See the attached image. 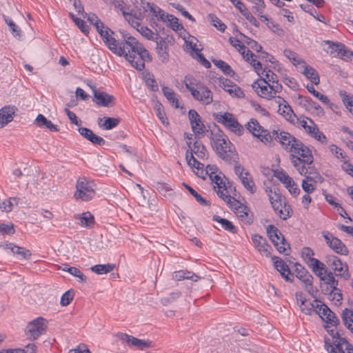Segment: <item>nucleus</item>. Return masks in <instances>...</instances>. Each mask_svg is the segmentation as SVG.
<instances>
[{
    "label": "nucleus",
    "mask_w": 353,
    "mask_h": 353,
    "mask_svg": "<svg viewBox=\"0 0 353 353\" xmlns=\"http://www.w3.org/2000/svg\"><path fill=\"white\" fill-rule=\"evenodd\" d=\"M104 120L103 124L99 123L100 126H103L105 130H111L115 127H117L120 121L119 118H112V117H103V119H100V121Z\"/></svg>",
    "instance_id": "nucleus-51"
},
{
    "label": "nucleus",
    "mask_w": 353,
    "mask_h": 353,
    "mask_svg": "<svg viewBox=\"0 0 353 353\" xmlns=\"http://www.w3.org/2000/svg\"><path fill=\"white\" fill-rule=\"evenodd\" d=\"M213 63L219 68H220L224 74L232 76L234 74L231 67L225 61L222 60H212Z\"/></svg>",
    "instance_id": "nucleus-54"
},
{
    "label": "nucleus",
    "mask_w": 353,
    "mask_h": 353,
    "mask_svg": "<svg viewBox=\"0 0 353 353\" xmlns=\"http://www.w3.org/2000/svg\"><path fill=\"white\" fill-rule=\"evenodd\" d=\"M93 101L98 105L103 107H112L115 104V98L107 92L93 89Z\"/></svg>",
    "instance_id": "nucleus-22"
},
{
    "label": "nucleus",
    "mask_w": 353,
    "mask_h": 353,
    "mask_svg": "<svg viewBox=\"0 0 353 353\" xmlns=\"http://www.w3.org/2000/svg\"><path fill=\"white\" fill-rule=\"evenodd\" d=\"M4 249L10 250L14 254L19 255L22 259H29L32 255L31 252L12 243H5L1 245Z\"/></svg>",
    "instance_id": "nucleus-31"
},
{
    "label": "nucleus",
    "mask_w": 353,
    "mask_h": 353,
    "mask_svg": "<svg viewBox=\"0 0 353 353\" xmlns=\"http://www.w3.org/2000/svg\"><path fill=\"white\" fill-rule=\"evenodd\" d=\"M35 123L37 125L39 128L45 127L48 128L51 132H58L59 131V128L58 125L52 123L50 120H48L43 114H39L36 119Z\"/></svg>",
    "instance_id": "nucleus-37"
},
{
    "label": "nucleus",
    "mask_w": 353,
    "mask_h": 353,
    "mask_svg": "<svg viewBox=\"0 0 353 353\" xmlns=\"http://www.w3.org/2000/svg\"><path fill=\"white\" fill-rule=\"evenodd\" d=\"M74 219L79 221V224L85 228H92L94 224V217L90 212L74 215Z\"/></svg>",
    "instance_id": "nucleus-35"
},
{
    "label": "nucleus",
    "mask_w": 353,
    "mask_h": 353,
    "mask_svg": "<svg viewBox=\"0 0 353 353\" xmlns=\"http://www.w3.org/2000/svg\"><path fill=\"white\" fill-rule=\"evenodd\" d=\"M266 232L277 250L280 253H284L286 250V247H289V244L286 242L279 230L273 225H269L266 228Z\"/></svg>",
    "instance_id": "nucleus-15"
},
{
    "label": "nucleus",
    "mask_w": 353,
    "mask_h": 353,
    "mask_svg": "<svg viewBox=\"0 0 353 353\" xmlns=\"http://www.w3.org/2000/svg\"><path fill=\"white\" fill-rule=\"evenodd\" d=\"M221 84V87L223 90L228 92L231 96L236 97L237 98H243V92L237 85L233 83L231 81L225 79L222 81Z\"/></svg>",
    "instance_id": "nucleus-32"
},
{
    "label": "nucleus",
    "mask_w": 353,
    "mask_h": 353,
    "mask_svg": "<svg viewBox=\"0 0 353 353\" xmlns=\"http://www.w3.org/2000/svg\"><path fill=\"white\" fill-rule=\"evenodd\" d=\"M123 16L125 18V20L128 21L131 26L138 29L139 26H141V21L142 19L141 14L139 13V15L133 14L132 12H128L125 10H123Z\"/></svg>",
    "instance_id": "nucleus-40"
},
{
    "label": "nucleus",
    "mask_w": 353,
    "mask_h": 353,
    "mask_svg": "<svg viewBox=\"0 0 353 353\" xmlns=\"http://www.w3.org/2000/svg\"><path fill=\"white\" fill-rule=\"evenodd\" d=\"M297 124L302 127L311 137L321 143L326 142V137L319 130L316 123L307 117L297 119Z\"/></svg>",
    "instance_id": "nucleus-12"
},
{
    "label": "nucleus",
    "mask_w": 353,
    "mask_h": 353,
    "mask_svg": "<svg viewBox=\"0 0 353 353\" xmlns=\"http://www.w3.org/2000/svg\"><path fill=\"white\" fill-rule=\"evenodd\" d=\"M154 187L163 196H170L172 194V189L167 183L157 182Z\"/></svg>",
    "instance_id": "nucleus-56"
},
{
    "label": "nucleus",
    "mask_w": 353,
    "mask_h": 353,
    "mask_svg": "<svg viewBox=\"0 0 353 353\" xmlns=\"http://www.w3.org/2000/svg\"><path fill=\"white\" fill-rule=\"evenodd\" d=\"M265 192L268 195L271 204H272V202L275 203L280 200H284V198L281 196V194L276 191L275 188H267L265 189Z\"/></svg>",
    "instance_id": "nucleus-55"
},
{
    "label": "nucleus",
    "mask_w": 353,
    "mask_h": 353,
    "mask_svg": "<svg viewBox=\"0 0 353 353\" xmlns=\"http://www.w3.org/2000/svg\"><path fill=\"white\" fill-rule=\"evenodd\" d=\"M96 188L97 185L93 181L84 176L79 177L76 184L74 196L76 200L89 201L94 197Z\"/></svg>",
    "instance_id": "nucleus-6"
},
{
    "label": "nucleus",
    "mask_w": 353,
    "mask_h": 353,
    "mask_svg": "<svg viewBox=\"0 0 353 353\" xmlns=\"http://www.w3.org/2000/svg\"><path fill=\"white\" fill-rule=\"evenodd\" d=\"M272 206L275 213L283 220H286L290 216L292 212L291 208L284 200H280L277 202H272Z\"/></svg>",
    "instance_id": "nucleus-27"
},
{
    "label": "nucleus",
    "mask_w": 353,
    "mask_h": 353,
    "mask_svg": "<svg viewBox=\"0 0 353 353\" xmlns=\"http://www.w3.org/2000/svg\"><path fill=\"white\" fill-rule=\"evenodd\" d=\"M210 139L212 147L216 154L225 161H230L232 158L234 147L228 137L219 130H212Z\"/></svg>",
    "instance_id": "nucleus-4"
},
{
    "label": "nucleus",
    "mask_w": 353,
    "mask_h": 353,
    "mask_svg": "<svg viewBox=\"0 0 353 353\" xmlns=\"http://www.w3.org/2000/svg\"><path fill=\"white\" fill-rule=\"evenodd\" d=\"M316 302L319 301L316 300L314 303H311L310 301H307V303H305V305H300L299 306L303 313L310 315L313 311L316 312V310H319L316 308Z\"/></svg>",
    "instance_id": "nucleus-59"
},
{
    "label": "nucleus",
    "mask_w": 353,
    "mask_h": 353,
    "mask_svg": "<svg viewBox=\"0 0 353 353\" xmlns=\"http://www.w3.org/2000/svg\"><path fill=\"white\" fill-rule=\"evenodd\" d=\"M262 75L263 79H261L260 80H263L265 81L267 83H271L276 85L278 81V77L276 74H274L272 70L269 69H263L261 68L260 70V74L259 75Z\"/></svg>",
    "instance_id": "nucleus-47"
},
{
    "label": "nucleus",
    "mask_w": 353,
    "mask_h": 353,
    "mask_svg": "<svg viewBox=\"0 0 353 353\" xmlns=\"http://www.w3.org/2000/svg\"><path fill=\"white\" fill-rule=\"evenodd\" d=\"M322 236L329 247L336 253L347 255L348 250L344 243L338 238L333 236L332 233L327 231L322 232Z\"/></svg>",
    "instance_id": "nucleus-17"
},
{
    "label": "nucleus",
    "mask_w": 353,
    "mask_h": 353,
    "mask_svg": "<svg viewBox=\"0 0 353 353\" xmlns=\"http://www.w3.org/2000/svg\"><path fill=\"white\" fill-rule=\"evenodd\" d=\"M304 176L305 179L302 181L301 187L302 189L307 194L313 192L316 187L312 182L321 181V176L318 172L315 170H307L306 174H301Z\"/></svg>",
    "instance_id": "nucleus-19"
},
{
    "label": "nucleus",
    "mask_w": 353,
    "mask_h": 353,
    "mask_svg": "<svg viewBox=\"0 0 353 353\" xmlns=\"http://www.w3.org/2000/svg\"><path fill=\"white\" fill-rule=\"evenodd\" d=\"M310 264L308 265L315 274L320 279L323 274L327 273L329 270L326 265L321 262L319 260L310 259Z\"/></svg>",
    "instance_id": "nucleus-36"
},
{
    "label": "nucleus",
    "mask_w": 353,
    "mask_h": 353,
    "mask_svg": "<svg viewBox=\"0 0 353 353\" xmlns=\"http://www.w3.org/2000/svg\"><path fill=\"white\" fill-rule=\"evenodd\" d=\"M226 199H228V205L230 208L242 221L248 224L252 222V216L247 206L243 205L232 196H228Z\"/></svg>",
    "instance_id": "nucleus-14"
},
{
    "label": "nucleus",
    "mask_w": 353,
    "mask_h": 353,
    "mask_svg": "<svg viewBox=\"0 0 353 353\" xmlns=\"http://www.w3.org/2000/svg\"><path fill=\"white\" fill-rule=\"evenodd\" d=\"M187 145L190 150V152L195 154L199 159H207L208 156V151L205 145L200 141H194L193 146H192L191 142H187Z\"/></svg>",
    "instance_id": "nucleus-33"
},
{
    "label": "nucleus",
    "mask_w": 353,
    "mask_h": 353,
    "mask_svg": "<svg viewBox=\"0 0 353 353\" xmlns=\"http://www.w3.org/2000/svg\"><path fill=\"white\" fill-rule=\"evenodd\" d=\"M284 56L288 58L294 65H305V62L296 52L290 50H285L283 51Z\"/></svg>",
    "instance_id": "nucleus-49"
},
{
    "label": "nucleus",
    "mask_w": 353,
    "mask_h": 353,
    "mask_svg": "<svg viewBox=\"0 0 353 353\" xmlns=\"http://www.w3.org/2000/svg\"><path fill=\"white\" fill-rule=\"evenodd\" d=\"M234 172L248 191L251 194L256 192V187L255 183L248 171H246L240 164H236L234 166Z\"/></svg>",
    "instance_id": "nucleus-16"
},
{
    "label": "nucleus",
    "mask_w": 353,
    "mask_h": 353,
    "mask_svg": "<svg viewBox=\"0 0 353 353\" xmlns=\"http://www.w3.org/2000/svg\"><path fill=\"white\" fill-rule=\"evenodd\" d=\"M188 117L192 131L196 136L199 137L200 134L203 133L205 128L201 116L195 110H190Z\"/></svg>",
    "instance_id": "nucleus-24"
},
{
    "label": "nucleus",
    "mask_w": 353,
    "mask_h": 353,
    "mask_svg": "<svg viewBox=\"0 0 353 353\" xmlns=\"http://www.w3.org/2000/svg\"><path fill=\"white\" fill-rule=\"evenodd\" d=\"M150 14L158 20L165 21V12L154 3H147Z\"/></svg>",
    "instance_id": "nucleus-46"
},
{
    "label": "nucleus",
    "mask_w": 353,
    "mask_h": 353,
    "mask_svg": "<svg viewBox=\"0 0 353 353\" xmlns=\"http://www.w3.org/2000/svg\"><path fill=\"white\" fill-rule=\"evenodd\" d=\"M320 280L323 281L324 283L327 285L325 290H322L324 291V292H328V291L334 290L339 285V281L335 279L334 273L330 270L323 274L320 278Z\"/></svg>",
    "instance_id": "nucleus-34"
},
{
    "label": "nucleus",
    "mask_w": 353,
    "mask_h": 353,
    "mask_svg": "<svg viewBox=\"0 0 353 353\" xmlns=\"http://www.w3.org/2000/svg\"><path fill=\"white\" fill-rule=\"evenodd\" d=\"M216 121L225 128L241 135L243 132V126L238 122L234 116L230 112L219 113L216 117Z\"/></svg>",
    "instance_id": "nucleus-13"
},
{
    "label": "nucleus",
    "mask_w": 353,
    "mask_h": 353,
    "mask_svg": "<svg viewBox=\"0 0 353 353\" xmlns=\"http://www.w3.org/2000/svg\"><path fill=\"white\" fill-rule=\"evenodd\" d=\"M197 41L195 37H192L190 40L185 41V50L189 52L193 58H195L197 54L201 53V50L196 45Z\"/></svg>",
    "instance_id": "nucleus-42"
},
{
    "label": "nucleus",
    "mask_w": 353,
    "mask_h": 353,
    "mask_svg": "<svg viewBox=\"0 0 353 353\" xmlns=\"http://www.w3.org/2000/svg\"><path fill=\"white\" fill-rule=\"evenodd\" d=\"M143 78L147 86L152 90L155 91L158 90V86L154 76L150 73L144 74Z\"/></svg>",
    "instance_id": "nucleus-61"
},
{
    "label": "nucleus",
    "mask_w": 353,
    "mask_h": 353,
    "mask_svg": "<svg viewBox=\"0 0 353 353\" xmlns=\"http://www.w3.org/2000/svg\"><path fill=\"white\" fill-rule=\"evenodd\" d=\"M172 277L174 280L180 281L184 279L191 280L196 282L200 279V276L189 271L180 270L174 272Z\"/></svg>",
    "instance_id": "nucleus-39"
},
{
    "label": "nucleus",
    "mask_w": 353,
    "mask_h": 353,
    "mask_svg": "<svg viewBox=\"0 0 353 353\" xmlns=\"http://www.w3.org/2000/svg\"><path fill=\"white\" fill-rule=\"evenodd\" d=\"M341 319L345 326L353 332V311L345 308L342 311Z\"/></svg>",
    "instance_id": "nucleus-43"
},
{
    "label": "nucleus",
    "mask_w": 353,
    "mask_h": 353,
    "mask_svg": "<svg viewBox=\"0 0 353 353\" xmlns=\"http://www.w3.org/2000/svg\"><path fill=\"white\" fill-rule=\"evenodd\" d=\"M296 276L304 284L305 290L310 294L314 292L313 290V276L309 272L301 265H296Z\"/></svg>",
    "instance_id": "nucleus-20"
},
{
    "label": "nucleus",
    "mask_w": 353,
    "mask_h": 353,
    "mask_svg": "<svg viewBox=\"0 0 353 353\" xmlns=\"http://www.w3.org/2000/svg\"><path fill=\"white\" fill-rule=\"evenodd\" d=\"M79 134L93 145H103L105 141L101 137L95 134L90 129L85 127H80L78 129Z\"/></svg>",
    "instance_id": "nucleus-29"
},
{
    "label": "nucleus",
    "mask_w": 353,
    "mask_h": 353,
    "mask_svg": "<svg viewBox=\"0 0 353 353\" xmlns=\"http://www.w3.org/2000/svg\"><path fill=\"white\" fill-rule=\"evenodd\" d=\"M162 92L168 99V101L175 108H179V99L176 97V93L169 87L163 86L162 88Z\"/></svg>",
    "instance_id": "nucleus-45"
},
{
    "label": "nucleus",
    "mask_w": 353,
    "mask_h": 353,
    "mask_svg": "<svg viewBox=\"0 0 353 353\" xmlns=\"http://www.w3.org/2000/svg\"><path fill=\"white\" fill-rule=\"evenodd\" d=\"M208 19L212 22V25L214 27H216L221 32L225 31L226 26L223 23H222L221 21L218 17H216V15H214V14H210L208 15Z\"/></svg>",
    "instance_id": "nucleus-62"
},
{
    "label": "nucleus",
    "mask_w": 353,
    "mask_h": 353,
    "mask_svg": "<svg viewBox=\"0 0 353 353\" xmlns=\"http://www.w3.org/2000/svg\"><path fill=\"white\" fill-rule=\"evenodd\" d=\"M5 21L9 26L10 30L12 31V33L14 37H21V30L19 28V27L15 24V23L10 18L5 17Z\"/></svg>",
    "instance_id": "nucleus-64"
},
{
    "label": "nucleus",
    "mask_w": 353,
    "mask_h": 353,
    "mask_svg": "<svg viewBox=\"0 0 353 353\" xmlns=\"http://www.w3.org/2000/svg\"><path fill=\"white\" fill-rule=\"evenodd\" d=\"M303 74L307 79H309L312 83H314L315 85H318L320 82V79H319V74L317 73V72L313 68H312L311 66L307 65L306 64L304 65L303 66Z\"/></svg>",
    "instance_id": "nucleus-41"
},
{
    "label": "nucleus",
    "mask_w": 353,
    "mask_h": 353,
    "mask_svg": "<svg viewBox=\"0 0 353 353\" xmlns=\"http://www.w3.org/2000/svg\"><path fill=\"white\" fill-rule=\"evenodd\" d=\"M271 139L272 145L274 141L279 142L282 148L286 152H289L290 154H292V152L302 143L299 139H296L289 132L280 129L272 131Z\"/></svg>",
    "instance_id": "nucleus-7"
},
{
    "label": "nucleus",
    "mask_w": 353,
    "mask_h": 353,
    "mask_svg": "<svg viewBox=\"0 0 353 353\" xmlns=\"http://www.w3.org/2000/svg\"><path fill=\"white\" fill-rule=\"evenodd\" d=\"M114 34L109 28L100 35L108 48L114 54L124 57L131 65L137 70L141 71L145 68V61H151L152 56L136 38L125 35L123 41L118 43Z\"/></svg>",
    "instance_id": "nucleus-1"
},
{
    "label": "nucleus",
    "mask_w": 353,
    "mask_h": 353,
    "mask_svg": "<svg viewBox=\"0 0 353 353\" xmlns=\"http://www.w3.org/2000/svg\"><path fill=\"white\" fill-rule=\"evenodd\" d=\"M316 313L327 325L325 326L330 337L325 338V347L329 353H353V345L341 337L338 332H334L330 327H336L339 324V320L335 314L325 304L316 302Z\"/></svg>",
    "instance_id": "nucleus-2"
},
{
    "label": "nucleus",
    "mask_w": 353,
    "mask_h": 353,
    "mask_svg": "<svg viewBox=\"0 0 353 353\" xmlns=\"http://www.w3.org/2000/svg\"><path fill=\"white\" fill-rule=\"evenodd\" d=\"M183 185L201 205H209V202L201 196V195L197 193L193 188L185 183H183Z\"/></svg>",
    "instance_id": "nucleus-57"
},
{
    "label": "nucleus",
    "mask_w": 353,
    "mask_h": 353,
    "mask_svg": "<svg viewBox=\"0 0 353 353\" xmlns=\"http://www.w3.org/2000/svg\"><path fill=\"white\" fill-rule=\"evenodd\" d=\"M156 50L159 59L161 60V61L163 63L167 62L169 59V55L167 50V46L165 44V42L163 41L157 42Z\"/></svg>",
    "instance_id": "nucleus-44"
},
{
    "label": "nucleus",
    "mask_w": 353,
    "mask_h": 353,
    "mask_svg": "<svg viewBox=\"0 0 353 353\" xmlns=\"http://www.w3.org/2000/svg\"><path fill=\"white\" fill-rule=\"evenodd\" d=\"M275 268L279 272L281 276L287 281H292V274L290 273V270L287 264L281 259L279 257H274L272 259Z\"/></svg>",
    "instance_id": "nucleus-30"
},
{
    "label": "nucleus",
    "mask_w": 353,
    "mask_h": 353,
    "mask_svg": "<svg viewBox=\"0 0 353 353\" xmlns=\"http://www.w3.org/2000/svg\"><path fill=\"white\" fill-rule=\"evenodd\" d=\"M17 108L14 106L6 105L0 109V129L12 121Z\"/></svg>",
    "instance_id": "nucleus-25"
},
{
    "label": "nucleus",
    "mask_w": 353,
    "mask_h": 353,
    "mask_svg": "<svg viewBox=\"0 0 353 353\" xmlns=\"http://www.w3.org/2000/svg\"><path fill=\"white\" fill-rule=\"evenodd\" d=\"M255 248L262 254L268 256L270 254L271 247L268 245L267 240L259 234L252 236Z\"/></svg>",
    "instance_id": "nucleus-28"
},
{
    "label": "nucleus",
    "mask_w": 353,
    "mask_h": 353,
    "mask_svg": "<svg viewBox=\"0 0 353 353\" xmlns=\"http://www.w3.org/2000/svg\"><path fill=\"white\" fill-rule=\"evenodd\" d=\"M276 103L278 104V112L282 114L288 121H294L296 117L293 110L287 101L282 97H277Z\"/></svg>",
    "instance_id": "nucleus-26"
},
{
    "label": "nucleus",
    "mask_w": 353,
    "mask_h": 353,
    "mask_svg": "<svg viewBox=\"0 0 353 353\" xmlns=\"http://www.w3.org/2000/svg\"><path fill=\"white\" fill-rule=\"evenodd\" d=\"M213 220L219 223L221 225V227L225 230L229 231L232 233H235V227L234 226L232 223L228 221V219L221 218L218 215H214L213 216Z\"/></svg>",
    "instance_id": "nucleus-50"
},
{
    "label": "nucleus",
    "mask_w": 353,
    "mask_h": 353,
    "mask_svg": "<svg viewBox=\"0 0 353 353\" xmlns=\"http://www.w3.org/2000/svg\"><path fill=\"white\" fill-rule=\"evenodd\" d=\"M326 263L336 276H340L345 280L350 278L347 263L343 262L339 257L330 256L327 258Z\"/></svg>",
    "instance_id": "nucleus-11"
},
{
    "label": "nucleus",
    "mask_w": 353,
    "mask_h": 353,
    "mask_svg": "<svg viewBox=\"0 0 353 353\" xmlns=\"http://www.w3.org/2000/svg\"><path fill=\"white\" fill-rule=\"evenodd\" d=\"M325 44L328 46V49L330 50V54L332 56H339L341 58L350 59L353 56V53L347 50L345 46L340 43H334L330 41H325Z\"/></svg>",
    "instance_id": "nucleus-23"
},
{
    "label": "nucleus",
    "mask_w": 353,
    "mask_h": 353,
    "mask_svg": "<svg viewBox=\"0 0 353 353\" xmlns=\"http://www.w3.org/2000/svg\"><path fill=\"white\" fill-rule=\"evenodd\" d=\"M117 336L123 343H125L130 347H136L141 350L151 347V341L148 340L139 339L122 332L117 333Z\"/></svg>",
    "instance_id": "nucleus-18"
},
{
    "label": "nucleus",
    "mask_w": 353,
    "mask_h": 353,
    "mask_svg": "<svg viewBox=\"0 0 353 353\" xmlns=\"http://www.w3.org/2000/svg\"><path fill=\"white\" fill-rule=\"evenodd\" d=\"M239 52L243 55L245 61L249 62L253 66L257 74H259L260 70H261V63L260 61L254 59V57H255L254 54L249 50L245 51V49L244 50H242L241 52Z\"/></svg>",
    "instance_id": "nucleus-38"
},
{
    "label": "nucleus",
    "mask_w": 353,
    "mask_h": 353,
    "mask_svg": "<svg viewBox=\"0 0 353 353\" xmlns=\"http://www.w3.org/2000/svg\"><path fill=\"white\" fill-rule=\"evenodd\" d=\"M252 88L261 97L268 99L276 98V94L281 91V85L279 83L271 85L263 80H257L252 84Z\"/></svg>",
    "instance_id": "nucleus-9"
},
{
    "label": "nucleus",
    "mask_w": 353,
    "mask_h": 353,
    "mask_svg": "<svg viewBox=\"0 0 353 353\" xmlns=\"http://www.w3.org/2000/svg\"><path fill=\"white\" fill-rule=\"evenodd\" d=\"M184 81L186 88L190 92L195 100L203 105H209L212 102V92L200 81L186 77Z\"/></svg>",
    "instance_id": "nucleus-5"
},
{
    "label": "nucleus",
    "mask_w": 353,
    "mask_h": 353,
    "mask_svg": "<svg viewBox=\"0 0 353 353\" xmlns=\"http://www.w3.org/2000/svg\"><path fill=\"white\" fill-rule=\"evenodd\" d=\"M330 151L337 158L341 160H345L347 159L345 153L343 150L339 148L337 145L334 144H332L329 146Z\"/></svg>",
    "instance_id": "nucleus-63"
},
{
    "label": "nucleus",
    "mask_w": 353,
    "mask_h": 353,
    "mask_svg": "<svg viewBox=\"0 0 353 353\" xmlns=\"http://www.w3.org/2000/svg\"><path fill=\"white\" fill-rule=\"evenodd\" d=\"M340 97L341 98L344 105L349 110L350 108L353 107V97L347 94V92L344 90H341L339 92Z\"/></svg>",
    "instance_id": "nucleus-60"
},
{
    "label": "nucleus",
    "mask_w": 353,
    "mask_h": 353,
    "mask_svg": "<svg viewBox=\"0 0 353 353\" xmlns=\"http://www.w3.org/2000/svg\"><path fill=\"white\" fill-rule=\"evenodd\" d=\"M248 1L253 4L252 10L254 14L257 15L263 14L265 8V4L263 0H249Z\"/></svg>",
    "instance_id": "nucleus-53"
},
{
    "label": "nucleus",
    "mask_w": 353,
    "mask_h": 353,
    "mask_svg": "<svg viewBox=\"0 0 353 353\" xmlns=\"http://www.w3.org/2000/svg\"><path fill=\"white\" fill-rule=\"evenodd\" d=\"M114 268V264H99L92 266L91 270L97 274H104L112 272Z\"/></svg>",
    "instance_id": "nucleus-48"
},
{
    "label": "nucleus",
    "mask_w": 353,
    "mask_h": 353,
    "mask_svg": "<svg viewBox=\"0 0 353 353\" xmlns=\"http://www.w3.org/2000/svg\"><path fill=\"white\" fill-rule=\"evenodd\" d=\"M290 161L300 174H306L307 170H315L312 165L314 157L312 151L303 143L290 154Z\"/></svg>",
    "instance_id": "nucleus-3"
},
{
    "label": "nucleus",
    "mask_w": 353,
    "mask_h": 353,
    "mask_svg": "<svg viewBox=\"0 0 353 353\" xmlns=\"http://www.w3.org/2000/svg\"><path fill=\"white\" fill-rule=\"evenodd\" d=\"M307 88V90L310 92L312 93L316 98H317L318 99H319L321 102H323V103L325 104H328L329 102H330V100L328 99V98L320 93L319 92L316 91L314 86L312 85H307L306 86Z\"/></svg>",
    "instance_id": "nucleus-58"
},
{
    "label": "nucleus",
    "mask_w": 353,
    "mask_h": 353,
    "mask_svg": "<svg viewBox=\"0 0 353 353\" xmlns=\"http://www.w3.org/2000/svg\"><path fill=\"white\" fill-rule=\"evenodd\" d=\"M246 126L249 132L254 137L259 138L261 142L269 146L272 145V132L265 130L257 120L254 119H250Z\"/></svg>",
    "instance_id": "nucleus-10"
},
{
    "label": "nucleus",
    "mask_w": 353,
    "mask_h": 353,
    "mask_svg": "<svg viewBox=\"0 0 353 353\" xmlns=\"http://www.w3.org/2000/svg\"><path fill=\"white\" fill-rule=\"evenodd\" d=\"M275 176L284 184L285 187L292 195L296 196L299 194L300 189L298 188L293 179L286 172L283 170L278 171Z\"/></svg>",
    "instance_id": "nucleus-21"
},
{
    "label": "nucleus",
    "mask_w": 353,
    "mask_h": 353,
    "mask_svg": "<svg viewBox=\"0 0 353 353\" xmlns=\"http://www.w3.org/2000/svg\"><path fill=\"white\" fill-rule=\"evenodd\" d=\"M185 159L190 166L198 170H203L204 168V164L198 161L193 156L192 152L189 154V150L186 152Z\"/></svg>",
    "instance_id": "nucleus-52"
},
{
    "label": "nucleus",
    "mask_w": 353,
    "mask_h": 353,
    "mask_svg": "<svg viewBox=\"0 0 353 353\" xmlns=\"http://www.w3.org/2000/svg\"><path fill=\"white\" fill-rule=\"evenodd\" d=\"M48 325V320L41 316L30 321L25 329V334L27 339L30 341L37 339L40 336L46 334Z\"/></svg>",
    "instance_id": "nucleus-8"
}]
</instances>
